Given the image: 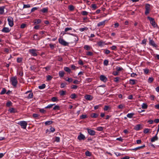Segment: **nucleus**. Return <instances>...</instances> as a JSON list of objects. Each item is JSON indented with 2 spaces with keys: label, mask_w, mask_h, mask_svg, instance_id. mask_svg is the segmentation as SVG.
Listing matches in <instances>:
<instances>
[{
  "label": "nucleus",
  "mask_w": 159,
  "mask_h": 159,
  "mask_svg": "<svg viewBox=\"0 0 159 159\" xmlns=\"http://www.w3.org/2000/svg\"><path fill=\"white\" fill-rule=\"evenodd\" d=\"M11 82L13 88H17L18 82L16 76H15L11 78Z\"/></svg>",
  "instance_id": "nucleus-1"
},
{
  "label": "nucleus",
  "mask_w": 159,
  "mask_h": 159,
  "mask_svg": "<svg viewBox=\"0 0 159 159\" xmlns=\"http://www.w3.org/2000/svg\"><path fill=\"white\" fill-rule=\"evenodd\" d=\"M147 18L150 21V23L152 25L154 28H155L157 26V24L155 22L153 18L149 16H148Z\"/></svg>",
  "instance_id": "nucleus-2"
},
{
  "label": "nucleus",
  "mask_w": 159,
  "mask_h": 159,
  "mask_svg": "<svg viewBox=\"0 0 159 159\" xmlns=\"http://www.w3.org/2000/svg\"><path fill=\"white\" fill-rule=\"evenodd\" d=\"M18 124L20 125L22 128L25 129L27 125V123L25 121H21L19 122Z\"/></svg>",
  "instance_id": "nucleus-3"
},
{
  "label": "nucleus",
  "mask_w": 159,
  "mask_h": 159,
  "mask_svg": "<svg viewBox=\"0 0 159 159\" xmlns=\"http://www.w3.org/2000/svg\"><path fill=\"white\" fill-rule=\"evenodd\" d=\"M150 5L148 4H147L145 5V14L146 15H148L150 12Z\"/></svg>",
  "instance_id": "nucleus-4"
},
{
  "label": "nucleus",
  "mask_w": 159,
  "mask_h": 159,
  "mask_svg": "<svg viewBox=\"0 0 159 159\" xmlns=\"http://www.w3.org/2000/svg\"><path fill=\"white\" fill-rule=\"evenodd\" d=\"M58 42L64 46H68L69 45V43L66 42L62 38H59L58 39Z\"/></svg>",
  "instance_id": "nucleus-5"
},
{
  "label": "nucleus",
  "mask_w": 159,
  "mask_h": 159,
  "mask_svg": "<svg viewBox=\"0 0 159 159\" xmlns=\"http://www.w3.org/2000/svg\"><path fill=\"white\" fill-rule=\"evenodd\" d=\"M37 50L33 49H29V52L33 56H37Z\"/></svg>",
  "instance_id": "nucleus-6"
},
{
  "label": "nucleus",
  "mask_w": 159,
  "mask_h": 159,
  "mask_svg": "<svg viewBox=\"0 0 159 159\" xmlns=\"http://www.w3.org/2000/svg\"><path fill=\"white\" fill-rule=\"evenodd\" d=\"M99 78L101 81L105 83L106 82L107 80V77L103 75H101L100 76Z\"/></svg>",
  "instance_id": "nucleus-7"
},
{
  "label": "nucleus",
  "mask_w": 159,
  "mask_h": 159,
  "mask_svg": "<svg viewBox=\"0 0 159 159\" xmlns=\"http://www.w3.org/2000/svg\"><path fill=\"white\" fill-rule=\"evenodd\" d=\"M97 45L99 47H102L105 45H108L107 43H105V42L100 40L97 42Z\"/></svg>",
  "instance_id": "nucleus-8"
},
{
  "label": "nucleus",
  "mask_w": 159,
  "mask_h": 159,
  "mask_svg": "<svg viewBox=\"0 0 159 159\" xmlns=\"http://www.w3.org/2000/svg\"><path fill=\"white\" fill-rule=\"evenodd\" d=\"M87 130L88 133L90 135L93 136L95 135V132L94 130H92L90 129H89V128L87 129Z\"/></svg>",
  "instance_id": "nucleus-9"
},
{
  "label": "nucleus",
  "mask_w": 159,
  "mask_h": 159,
  "mask_svg": "<svg viewBox=\"0 0 159 159\" xmlns=\"http://www.w3.org/2000/svg\"><path fill=\"white\" fill-rule=\"evenodd\" d=\"M78 139L79 140H84L85 139V136L82 134L80 133L78 137Z\"/></svg>",
  "instance_id": "nucleus-10"
},
{
  "label": "nucleus",
  "mask_w": 159,
  "mask_h": 159,
  "mask_svg": "<svg viewBox=\"0 0 159 159\" xmlns=\"http://www.w3.org/2000/svg\"><path fill=\"white\" fill-rule=\"evenodd\" d=\"M107 21V20H105L103 21L99 22L97 24L98 26L100 27L101 26H104L105 25V22Z\"/></svg>",
  "instance_id": "nucleus-11"
},
{
  "label": "nucleus",
  "mask_w": 159,
  "mask_h": 159,
  "mask_svg": "<svg viewBox=\"0 0 159 159\" xmlns=\"http://www.w3.org/2000/svg\"><path fill=\"white\" fill-rule=\"evenodd\" d=\"M157 134H157V132L156 134V135L154 136L151 139V142H154L155 141L157 140L158 139V137H157Z\"/></svg>",
  "instance_id": "nucleus-12"
},
{
  "label": "nucleus",
  "mask_w": 159,
  "mask_h": 159,
  "mask_svg": "<svg viewBox=\"0 0 159 159\" xmlns=\"http://www.w3.org/2000/svg\"><path fill=\"white\" fill-rule=\"evenodd\" d=\"M149 44L152 46H153L157 47V45L155 44V43L154 42V41H153L152 40H150L149 41Z\"/></svg>",
  "instance_id": "nucleus-13"
},
{
  "label": "nucleus",
  "mask_w": 159,
  "mask_h": 159,
  "mask_svg": "<svg viewBox=\"0 0 159 159\" xmlns=\"http://www.w3.org/2000/svg\"><path fill=\"white\" fill-rule=\"evenodd\" d=\"M85 98L88 100H91L92 99V97L90 95H86L84 97Z\"/></svg>",
  "instance_id": "nucleus-14"
},
{
  "label": "nucleus",
  "mask_w": 159,
  "mask_h": 159,
  "mask_svg": "<svg viewBox=\"0 0 159 159\" xmlns=\"http://www.w3.org/2000/svg\"><path fill=\"white\" fill-rule=\"evenodd\" d=\"M129 82L130 84L131 85H134L136 83L137 80H134L130 79Z\"/></svg>",
  "instance_id": "nucleus-15"
},
{
  "label": "nucleus",
  "mask_w": 159,
  "mask_h": 159,
  "mask_svg": "<svg viewBox=\"0 0 159 159\" xmlns=\"http://www.w3.org/2000/svg\"><path fill=\"white\" fill-rule=\"evenodd\" d=\"M115 69L118 72L122 70H123L122 67L118 66H117L116 67Z\"/></svg>",
  "instance_id": "nucleus-16"
},
{
  "label": "nucleus",
  "mask_w": 159,
  "mask_h": 159,
  "mask_svg": "<svg viewBox=\"0 0 159 159\" xmlns=\"http://www.w3.org/2000/svg\"><path fill=\"white\" fill-rule=\"evenodd\" d=\"M84 48L87 50H90L92 49L91 47L88 45H85Z\"/></svg>",
  "instance_id": "nucleus-17"
},
{
  "label": "nucleus",
  "mask_w": 159,
  "mask_h": 159,
  "mask_svg": "<svg viewBox=\"0 0 159 159\" xmlns=\"http://www.w3.org/2000/svg\"><path fill=\"white\" fill-rule=\"evenodd\" d=\"M2 32L7 33L9 32V30L8 28L4 27L2 30Z\"/></svg>",
  "instance_id": "nucleus-18"
},
{
  "label": "nucleus",
  "mask_w": 159,
  "mask_h": 159,
  "mask_svg": "<svg viewBox=\"0 0 159 159\" xmlns=\"http://www.w3.org/2000/svg\"><path fill=\"white\" fill-rule=\"evenodd\" d=\"M98 114L95 113H92L91 114L90 116L93 118H96L98 117Z\"/></svg>",
  "instance_id": "nucleus-19"
},
{
  "label": "nucleus",
  "mask_w": 159,
  "mask_h": 159,
  "mask_svg": "<svg viewBox=\"0 0 159 159\" xmlns=\"http://www.w3.org/2000/svg\"><path fill=\"white\" fill-rule=\"evenodd\" d=\"M48 7L43 8L40 10V11L43 13H46L48 12Z\"/></svg>",
  "instance_id": "nucleus-20"
},
{
  "label": "nucleus",
  "mask_w": 159,
  "mask_h": 159,
  "mask_svg": "<svg viewBox=\"0 0 159 159\" xmlns=\"http://www.w3.org/2000/svg\"><path fill=\"white\" fill-rule=\"evenodd\" d=\"M41 20L38 19L35 20L34 21V23L35 25H36L39 23H40L41 22Z\"/></svg>",
  "instance_id": "nucleus-21"
},
{
  "label": "nucleus",
  "mask_w": 159,
  "mask_h": 159,
  "mask_svg": "<svg viewBox=\"0 0 159 159\" xmlns=\"http://www.w3.org/2000/svg\"><path fill=\"white\" fill-rule=\"evenodd\" d=\"M91 7L92 8L93 10H95L98 8L97 5L95 4H92L91 6Z\"/></svg>",
  "instance_id": "nucleus-22"
},
{
  "label": "nucleus",
  "mask_w": 159,
  "mask_h": 159,
  "mask_svg": "<svg viewBox=\"0 0 159 159\" xmlns=\"http://www.w3.org/2000/svg\"><path fill=\"white\" fill-rule=\"evenodd\" d=\"M59 94L61 96H63L66 94V91L63 90H60Z\"/></svg>",
  "instance_id": "nucleus-23"
},
{
  "label": "nucleus",
  "mask_w": 159,
  "mask_h": 159,
  "mask_svg": "<svg viewBox=\"0 0 159 159\" xmlns=\"http://www.w3.org/2000/svg\"><path fill=\"white\" fill-rule=\"evenodd\" d=\"M134 115V113H128L127 115V116L129 118H132L133 116Z\"/></svg>",
  "instance_id": "nucleus-24"
},
{
  "label": "nucleus",
  "mask_w": 159,
  "mask_h": 159,
  "mask_svg": "<svg viewBox=\"0 0 159 159\" xmlns=\"http://www.w3.org/2000/svg\"><path fill=\"white\" fill-rule=\"evenodd\" d=\"M68 8L70 11H73L75 7L72 5H70L68 6Z\"/></svg>",
  "instance_id": "nucleus-25"
},
{
  "label": "nucleus",
  "mask_w": 159,
  "mask_h": 159,
  "mask_svg": "<svg viewBox=\"0 0 159 159\" xmlns=\"http://www.w3.org/2000/svg\"><path fill=\"white\" fill-rule=\"evenodd\" d=\"M140 125H138L134 126V129L136 130H139L140 129Z\"/></svg>",
  "instance_id": "nucleus-26"
},
{
  "label": "nucleus",
  "mask_w": 159,
  "mask_h": 159,
  "mask_svg": "<svg viewBox=\"0 0 159 159\" xmlns=\"http://www.w3.org/2000/svg\"><path fill=\"white\" fill-rule=\"evenodd\" d=\"M145 147V145H143V146H140V147H137V148H134V149H132V150H137L138 149H139L140 148H143L144 147Z\"/></svg>",
  "instance_id": "nucleus-27"
},
{
  "label": "nucleus",
  "mask_w": 159,
  "mask_h": 159,
  "mask_svg": "<svg viewBox=\"0 0 159 159\" xmlns=\"http://www.w3.org/2000/svg\"><path fill=\"white\" fill-rule=\"evenodd\" d=\"M64 70L66 72L70 73L71 71L70 69L67 67H65L64 68Z\"/></svg>",
  "instance_id": "nucleus-28"
},
{
  "label": "nucleus",
  "mask_w": 159,
  "mask_h": 159,
  "mask_svg": "<svg viewBox=\"0 0 159 159\" xmlns=\"http://www.w3.org/2000/svg\"><path fill=\"white\" fill-rule=\"evenodd\" d=\"M46 85L45 84H43L39 86V88L40 89H43L45 88Z\"/></svg>",
  "instance_id": "nucleus-29"
},
{
  "label": "nucleus",
  "mask_w": 159,
  "mask_h": 159,
  "mask_svg": "<svg viewBox=\"0 0 159 159\" xmlns=\"http://www.w3.org/2000/svg\"><path fill=\"white\" fill-rule=\"evenodd\" d=\"M64 72L63 71H60L59 72V76L61 77H62L64 76Z\"/></svg>",
  "instance_id": "nucleus-30"
},
{
  "label": "nucleus",
  "mask_w": 159,
  "mask_h": 159,
  "mask_svg": "<svg viewBox=\"0 0 159 159\" xmlns=\"http://www.w3.org/2000/svg\"><path fill=\"white\" fill-rule=\"evenodd\" d=\"M4 7H0V14H2L4 12Z\"/></svg>",
  "instance_id": "nucleus-31"
},
{
  "label": "nucleus",
  "mask_w": 159,
  "mask_h": 159,
  "mask_svg": "<svg viewBox=\"0 0 159 159\" xmlns=\"http://www.w3.org/2000/svg\"><path fill=\"white\" fill-rule=\"evenodd\" d=\"M53 122L51 120H49L46 121L45 122V124L46 125H49L52 123Z\"/></svg>",
  "instance_id": "nucleus-32"
},
{
  "label": "nucleus",
  "mask_w": 159,
  "mask_h": 159,
  "mask_svg": "<svg viewBox=\"0 0 159 159\" xmlns=\"http://www.w3.org/2000/svg\"><path fill=\"white\" fill-rule=\"evenodd\" d=\"M148 107L147 105L144 103H143L142 105V108L143 109H146Z\"/></svg>",
  "instance_id": "nucleus-33"
},
{
  "label": "nucleus",
  "mask_w": 159,
  "mask_h": 159,
  "mask_svg": "<svg viewBox=\"0 0 159 159\" xmlns=\"http://www.w3.org/2000/svg\"><path fill=\"white\" fill-rule=\"evenodd\" d=\"M81 14L83 16H86L88 14V12L86 11H82Z\"/></svg>",
  "instance_id": "nucleus-34"
},
{
  "label": "nucleus",
  "mask_w": 159,
  "mask_h": 159,
  "mask_svg": "<svg viewBox=\"0 0 159 159\" xmlns=\"http://www.w3.org/2000/svg\"><path fill=\"white\" fill-rule=\"evenodd\" d=\"M108 61L107 60H104L103 62L104 65L105 66H107L108 64Z\"/></svg>",
  "instance_id": "nucleus-35"
},
{
  "label": "nucleus",
  "mask_w": 159,
  "mask_h": 159,
  "mask_svg": "<svg viewBox=\"0 0 159 159\" xmlns=\"http://www.w3.org/2000/svg\"><path fill=\"white\" fill-rule=\"evenodd\" d=\"M52 78V77L50 75H48L47 76V81L51 80Z\"/></svg>",
  "instance_id": "nucleus-36"
},
{
  "label": "nucleus",
  "mask_w": 159,
  "mask_h": 159,
  "mask_svg": "<svg viewBox=\"0 0 159 159\" xmlns=\"http://www.w3.org/2000/svg\"><path fill=\"white\" fill-rule=\"evenodd\" d=\"M58 100L57 99V98L56 97H53L51 98L52 101V102H53L57 101H58Z\"/></svg>",
  "instance_id": "nucleus-37"
},
{
  "label": "nucleus",
  "mask_w": 159,
  "mask_h": 159,
  "mask_svg": "<svg viewBox=\"0 0 159 159\" xmlns=\"http://www.w3.org/2000/svg\"><path fill=\"white\" fill-rule=\"evenodd\" d=\"M55 104H50L48 105V106L45 107V108H50L52 107L53 106L55 105Z\"/></svg>",
  "instance_id": "nucleus-38"
},
{
  "label": "nucleus",
  "mask_w": 159,
  "mask_h": 159,
  "mask_svg": "<svg viewBox=\"0 0 159 159\" xmlns=\"http://www.w3.org/2000/svg\"><path fill=\"white\" fill-rule=\"evenodd\" d=\"M112 75L114 76H117L119 75V72L117 71L116 70L113 72Z\"/></svg>",
  "instance_id": "nucleus-39"
},
{
  "label": "nucleus",
  "mask_w": 159,
  "mask_h": 159,
  "mask_svg": "<svg viewBox=\"0 0 159 159\" xmlns=\"http://www.w3.org/2000/svg\"><path fill=\"white\" fill-rule=\"evenodd\" d=\"M153 78L152 77H149L148 79V82L149 83H152L153 80Z\"/></svg>",
  "instance_id": "nucleus-40"
},
{
  "label": "nucleus",
  "mask_w": 159,
  "mask_h": 159,
  "mask_svg": "<svg viewBox=\"0 0 159 159\" xmlns=\"http://www.w3.org/2000/svg\"><path fill=\"white\" fill-rule=\"evenodd\" d=\"M33 93H29L28 96L27 97L28 98L30 99L33 98Z\"/></svg>",
  "instance_id": "nucleus-41"
},
{
  "label": "nucleus",
  "mask_w": 159,
  "mask_h": 159,
  "mask_svg": "<svg viewBox=\"0 0 159 159\" xmlns=\"http://www.w3.org/2000/svg\"><path fill=\"white\" fill-rule=\"evenodd\" d=\"M103 129V127L101 126L98 127L96 129V130L98 131H102Z\"/></svg>",
  "instance_id": "nucleus-42"
},
{
  "label": "nucleus",
  "mask_w": 159,
  "mask_h": 159,
  "mask_svg": "<svg viewBox=\"0 0 159 159\" xmlns=\"http://www.w3.org/2000/svg\"><path fill=\"white\" fill-rule=\"evenodd\" d=\"M76 97V95L75 94H72L70 96V97L72 99H75Z\"/></svg>",
  "instance_id": "nucleus-43"
},
{
  "label": "nucleus",
  "mask_w": 159,
  "mask_h": 159,
  "mask_svg": "<svg viewBox=\"0 0 159 159\" xmlns=\"http://www.w3.org/2000/svg\"><path fill=\"white\" fill-rule=\"evenodd\" d=\"M85 154L86 156L90 157L91 156V153L89 151H86L85 152Z\"/></svg>",
  "instance_id": "nucleus-44"
},
{
  "label": "nucleus",
  "mask_w": 159,
  "mask_h": 159,
  "mask_svg": "<svg viewBox=\"0 0 159 159\" xmlns=\"http://www.w3.org/2000/svg\"><path fill=\"white\" fill-rule=\"evenodd\" d=\"M104 51H105L104 53L106 54H109L111 52L109 50L107 49H104Z\"/></svg>",
  "instance_id": "nucleus-45"
},
{
  "label": "nucleus",
  "mask_w": 159,
  "mask_h": 159,
  "mask_svg": "<svg viewBox=\"0 0 159 159\" xmlns=\"http://www.w3.org/2000/svg\"><path fill=\"white\" fill-rule=\"evenodd\" d=\"M124 107V105L123 104H121L118 106V108L119 109H122Z\"/></svg>",
  "instance_id": "nucleus-46"
},
{
  "label": "nucleus",
  "mask_w": 159,
  "mask_h": 159,
  "mask_svg": "<svg viewBox=\"0 0 159 159\" xmlns=\"http://www.w3.org/2000/svg\"><path fill=\"white\" fill-rule=\"evenodd\" d=\"M6 92V90L5 89L3 88L2 89V90L0 94H2V95L3 94L5 93Z\"/></svg>",
  "instance_id": "nucleus-47"
},
{
  "label": "nucleus",
  "mask_w": 159,
  "mask_h": 159,
  "mask_svg": "<svg viewBox=\"0 0 159 159\" xmlns=\"http://www.w3.org/2000/svg\"><path fill=\"white\" fill-rule=\"evenodd\" d=\"M150 129H145L143 130V133L145 134L148 133L149 132Z\"/></svg>",
  "instance_id": "nucleus-48"
},
{
  "label": "nucleus",
  "mask_w": 159,
  "mask_h": 159,
  "mask_svg": "<svg viewBox=\"0 0 159 159\" xmlns=\"http://www.w3.org/2000/svg\"><path fill=\"white\" fill-rule=\"evenodd\" d=\"M66 85V83H62L61 84L60 87L61 88H64Z\"/></svg>",
  "instance_id": "nucleus-49"
},
{
  "label": "nucleus",
  "mask_w": 159,
  "mask_h": 159,
  "mask_svg": "<svg viewBox=\"0 0 159 159\" xmlns=\"http://www.w3.org/2000/svg\"><path fill=\"white\" fill-rule=\"evenodd\" d=\"M111 50H116L117 48V47L116 46L114 45L110 47Z\"/></svg>",
  "instance_id": "nucleus-50"
},
{
  "label": "nucleus",
  "mask_w": 159,
  "mask_h": 159,
  "mask_svg": "<svg viewBox=\"0 0 159 159\" xmlns=\"http://www.w3.org/2000/svg\"><path fill=\"white\" fill-rule=\"evenodd\" d=\"M78 63L79 64H80L81 66L83 65L84 64V63H83V61L81 59L79 60L78 61Z\"/></svg>",
  "instance_id": "nucleus-51"
},
{
  "label": "nucleus",
  "mask_w": 159,
  "mask_h": 159,
  "mask_svg": "<svg viewBox=\"0 0 159 159\" xmlns=\"http://www.w3.org/2000/svg\"><path fill=\"white\" fill-rule=\"evenodd\" d=\"M59 107L58 105L55 106L53 108V110H59Z\"/></svg>",
  "instance_id": "nucleus-52"
},
{
  "label": "nucleus",
  "mask_w": 159,
  "mask_h": 159,
  "mask_svg": "<svg viewBox=\"0 0 159 159\" xmlns=\"http://www.w3.org/2000/svg\"><path fill=\"white\" fill-rule=\"evenodd\" d=\"M119 79L120 78L119 77H115L114 79V81L116 82H118L119 81Z\"/></svg>",
  "instance_id": "nucleus-53"
},
{
  "label": "nucleus",
  "mask_w": 159,
  "mask_h": 159,
  "mask_svg": "<svg viewBox=\"0 0 159 159\" xmlns=\"http://www.w3.org/2000/svg\"><path fill=\"white\" fill-rule=\"evenodd\" d=\"M16 111H17L15 109L13 108H11V112L15 113V112H16Z\"/></svg>",
  "instance_id": "nucleus-54"
},
{
  "label": "nucleus",
  "mask_w": 159,
  "mask_h": 159,
  "mask_svg": "<svg viewBox=\"0 0 159 159\" xmlns=\"http://www.w3.org/2000/svg\"><path fill=\"white\" fill-rule=\"evenodd\" d=\"M30 7V4H24L23 6V8H29Z\"/></svg>",
  "instance_id": "nucleus-55"
},
{
  "label": "nucleus",
  "mask_w": 159,
  "mask_h": 159,
  "mask_svg": "<svg viewBox=\"0 0 159 159\" xmlns=\"http://www.w3.org/2000/svg\"><path fill=\"white\" fill-rule=\"evenodd\" d=\"M87 117V116L84 115H82L80 116V118L81 119H85Z\"/></svg>",
  "instance_id": "nucleus-56"
},
{
  "label": "nucleus",
  "mask_w": 159,
  "mask_h": 159,
  "mask_svg": "<svg viewBox=\"0 0 159 159\" xmlns=\"http://www.w3.org/2000/svg\"><path fill=\"white\" fill-rule=\"evenodd\" d=\"M72 28H71L67 27L65 28V31L67 32L69 30H72Z\"/></svg>",
  "instance_id": "nucleus-57"
},
{
  "label": "nucleus",
  "mask_w": 159,
  "mask_h": 159,
  "mask_svg": "<svg viewBox=\"0 0 159 159\" xmlns=\"http://www.w3.org/2000/svg\"><path fill=\"white\" fill-rule=\"evenodd\" d=\"M78 87V86L76 85H72L71 86V89H77Z\"/></svg>",
  "instance_id": "nucleus-58"
},
{
  "label": "nucleus",
  "mask_w": 159,
  "mask_h": 159,
  "mask_svg": "<svg viewBox=\"0 0 159 159\" xmlns=\"http://www.w3.org/2000/svg\"><path fill=\"white\" fill-rule=\"evenodd\" d=\"M55 44H53L52 43H50L49 44V46L51 49H53L54 48Z\"/></svg>",
  "instance_id": "nucleus-59"
},
{
  "label": "nucleus",
  "mask_w": 159,
  "mask_h": 159,
  "mask_svg": "<svg viewBox=\"0 0 159 159\" xmlns=\"http://www.w3.org/2000/svg\"><path fill=\"white\" fill-rule=\"evenodd\" d=\"M38 9V7H34L31 10V12H33L34 11H35L37 10Z\"/></svg>",
  "instance_id": "nucleus-60"
},
{
  "label": "nucleus",
  "mask_w": 159,
  "mask_h": 159,
  "mask_svg": "<svg viewBox=\"0 0 159 159\" xmlns=\"http://www.w3.org/2000/svg\"><path fill=\"white\" fill-rule=\"evenodd\" d=\"M66 80V81L70 83L72 82V81H73V79L71 78H68V79Z\"/></svg>",
  "instance_id": "nucleus-61"
},
{
  "label": "nucleus",
  "mask_w": 159,
  "mask_h": 159,
  "mask_svg": "<svg viewBox=\"0 0 159 159\" xmlns=\"http://www.w3.org/2000/svg\"><path fill=\"white\" fill-rule=\"evenodd\" d=\"M73 83L75 84H79L80 83L79 81L76 80H75L73 82Z\"/></svg>",
  "instance_id": "nucleus-62"
},
{
  "label": "nucleus",
  "mask_w": 159,
  "mask_h": 159,
  "mask_svg": "<svg viewBox=\"0 0 159 159\" xmlns=\"http://www.w3.org/2000/svg\"><path fill=\"white\" fill-rule=\"evenodd\" d=\"M26 26V24H21L20 25V28H24Z\"/></svg>",
  "instance_id": "nucleus-63"
},
{
  "label": "nucleus",
  "mask_w": 159,
  "mask_h": 159,
  "mask_svg": "<svg viewBox=\"0 0 159 159\" xmlns=\"http://www.w3.org/2000/svg\"><path fill=\"white\" fill-rule=\"evenodd\" d=\"M154 122L155 123H158L159 122V119H156L154 120Z\"/></svg>",
  "instance_id": "nucleus-64"
}]
</instances>
